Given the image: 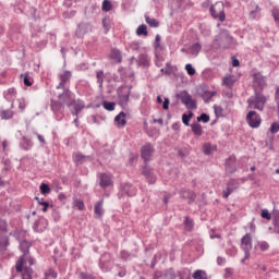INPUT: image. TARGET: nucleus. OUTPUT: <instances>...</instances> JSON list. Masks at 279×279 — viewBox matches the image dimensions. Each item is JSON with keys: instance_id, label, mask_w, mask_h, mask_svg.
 <instances>
[{"instance_id": "f257e3e1", "label": "nucleus", "mask_w": 279, "mask_h": 279, "mask_svg": "<svg viewBox=\"0 0 279 279\" xmlns=\"http://www.w3.org/2000/svg\"><path fill=\"white\" fill-rule=\"evenodd\" d=\"M20 250L23 252V255L15 263V270L17 274H21L22 279H33L34 269H32V265H34V258L27 256L29 254V242H21Z\"/></svg>"}, {"instance_id": "f03ea898", "label": "nucleus", "mask_w": 279, "mask_h": 279, "mask_svg": "<svg viewBox=\"0 0 279 279\" xmlns=\"http://www.w3.org/2000/svg\"><path fill=\"white\" fill-rule=\"evenodd\" d=\"M226 4L223 2L219 1L216 2L214 5L210 7L209 12L213 16V19H218L220 23H223L226 21Z\"/></svg>"}, {"instance_id": "7ed1b4c3", "label": "nucleus", "mask_w": 279, "mask_h": 279, "mask_svg": "<svg viewBox=\"0 0 279 279\" xmlns=\"http://www.w3.org/2000/svg\"><path fill=\"white\" fill-rule=\"evenodd\" d=\"M241 250L244 251V258L241 259V263L250 260V252H252V235H250V233H246L241 239Z\"/></svg>"}, {"instance_id": "20e7f679", "label": "nucleus", "mask_w": 279, "mask_h": 279, "mask_svg": "<svg viewBox=\"0 0 279 279\" xmlns=\"http://www.w3.org/2000/svg\"><path fill=\"white\" fill-rule=\"evenodd\" d=\"M247 102L250 108L263 111V108H265V104H267V98L260 94H256L255 98L248 99Z\"/></svg>"}, {"instance_id": "39448f33", "label": "nucleus", "mask_w": 279, "mask_h": 279, "mask_svg": "<svg viewBox=\"0 0 279 279\" xmlns=\"http://www.w3.org/2000/svg\"><path fill=\"white\" fill-rule=\"evenodd\" d=\"M180 99L181 104L185 105V108H187V110H195L197 108V102L187 92H181Z\"/></svg>"}, {"instance_id": "423d86ee", "label": "nucleus", "mask_w": 279, "mask_h": 279, "mask_svg": "<svg viewBox=\"0 0 279 279\" xmlns=\"http://www.w3.org/2000/svg\"><path fill=\"white\" fill-rule=\"evenodd\" d=\"M246 121L250 128H260V123L263 122L260 116H258L256 111H250L246 116Z\"/></svg>"}, {"instance_id": "0eeeda50", "label": "nucleus", "mask_w": 279, "mask_h": 279, "mask_svg": "<svg viewBox=\"0 0 279 279\" xmlns=\"http://www.w3.org/2000/svg\"><path fill=\"white\" fill-rule=\"evenodd\" d=\"M73 93L69 89H64L61 95H59V101L64 106H68V108H71L73 106Z\"/></svg>"}, {"instance_id": "6e6552de", "label": "nucleus", "mask_w": 279, "mask_h": 279, "mask_svg": "<svg viewBox=\"0 0 279 279\" xmlns=\"http://www.w3.org/2000/svg\"><path fill=\"white\" fill-rule=\"evenodd\" d=\"M141 154L144 162H149L151 156H154V146L151 144H145L141 149Z\"/></svg>"}, {"instance_id": "1a4fd4ad", "label": "nucleus", "mask_w": 279, "mask_h": 279, "mask_svg": "<svg viewBox=\"0 0 279 279\" xmlns=\"http://www.w3.org/2000/svg\"><path fill=\"white\" fill-rule=\"evenodd\" d=\"M99 180L101 189H108V186H112L114 184V181H112V174L100 173Z\"/></svg>"}, {"instance_id": "9d476101", "label": "nucleus", "mask_w": 279, "mask_h": 279, "mask_svg": "<svg viewBox=\"0 0 279 279\" xmlns=\"http://www.w3.org/2000/svg\"><path fill=\"white\" fill-rule=\"evenodd\" d=\"M215 113L218 117H226V114H230V109H228V102H222L220 106H215Z\"/></svg>"}, {"instance_id": "9b49d317", "label": "nucleus", "mask_w": 279, "mask_h": 279, "mask_svg": "<svg viewBox=\"0 0 279 279\" xmlns=\"http://www.w3.org/2000/svg\"><path fill=\"white\" fill-rule=\"evenodd\" d=\"M59 80H60V83L57 86V88H64V84H66V82L71 80V71H63L59 73Z\"/></svg>"}, {"instance_id": "f8f14e48", "label": "nucleus", "mask_w": 279, "mask_h": 279, "mask_svg": "<svg viewBox=\"0 0 279 279\" xmlns=\"http://www.w3.org/2000/svg\"><path fill=\"white\" fill-rule=\"evenodd\" d=\"M128 117V114L125 112H120L118 116H116L114 118V122L117 128L121 129V128H125V125L128 124V121H125V118Z\"/></svg>"}, {"instance_id": "ddd939ff", "label": "nucleus", "mask_w": 279, "mask_h": 279, "mask_svg": "<svg viewBox=\"0 0 279 279\" xmlns=\"http://www.w3.org/2000/svg\"><path fill=\"white\" fill-rule=\"evenodd\" d=\"M120 99V106L124 107L128 106L130 101V89H122V92L119 94Z\"/></svg>"}, {"instance_id": "4468645a", "label": "nucleus", "mask_w": 279, "mask_h": 279, "mask_svg": "<svg viewBox=\"0 0 279 279\" xmlns=\"http://www.w3.org/2000/svg\"><path fill=\"white\" fill-rule=\"evenodd\" d=\"M94 213L96 219H101V217H104V199L95 204Z\"/></svg>"}, {"instance_id": "2eb2a0df", "label": "nucleus", "mask_w": 279, "mask_h": 279, "mask_svg": "<svg viewBox=\"0 0 279 279\" xmlns=\"http://www.w3.org/2000/svg\"><path fill=\"white\" fill-rule=\"evenodd\" d=\"M8 247H10V238H0V256H3L8 252Z\"/></svg>"}, {"instance_id": "dca6fc26", "label": "nucleus", "mask_w": 279, "mask_h": 279, "mask_svg": "<svg viewBox=\"0 0 279 279\" xmlns=\"http://www.w3.org/2000/svg\"><path fill=\"white\" fill-rule=\"evenodd\" d=\"M110 60H114L118 64H121L123 61V57L121 56V50L119 49H111V52L109 54Z\"/></svg>"}, {"instance_id": "f3484780", "label": "nucleus", "mask_w": 279, "mask_h": 279, "mask_svg": "<svg viewBox=\"0 0 279 279\" xmlns=\"http://www.w3.org/2000/svg\"><path fill=\"white\" fill-rule=\"evenodd\" d=\"M235 83L236 78L234 77V75H226L222 78V86H228V88H232V86H234Z\"/></svg>"}, {"instance_id": "a211bd4d", "label": "nucleus", "mask_w": 279, "mask_h": 279, "mask_svg": "<svg viewBox=\"0 0 279 279\" xmlns=\"http://www.w3.org/2000/svg\"><path fill=\"white\" fill-rule=\"evenodd\" d=\"M62 108H64V105L60 100H51V110H52V112L58 114V112L62 111Z\"/></svg>"}, {"instance_id": "6ab92c4d", "label": "nucleus", "mask_w": 279, "mask_h": 279, "mask_svg": "<svg viewBox=\"0 0 279 279\" xmlns=\"http://www.w3.org/2000/svg\"><path fill=\"white\" fill-rule=\"evenodd\" d=\"M72 106L75 110L76 117L82 112V110H84V101L82 100H75V98H73Z\"/></svg>"}, {"instance_id": "aec40b11", "label": "nucleus", "mask_w": 279, "mask_h": 279, "mask_svg": "<svg viewBox=\"0 0 279 279\" xmlns=\"http://www.w3.org/2000/svg\"><path fill=\"white\" fill-rule=\"evenodd\" d=\"M213 151H217V145L211 146L210 143H205L203 145V154H205L206 156H210Z\"/></svg>"}, {"instance_id": "412c9836", "label": "nucleus", "mask_w": 279, "mask_h": 279, "mask_svg": "<svg viewBox=\"0 0 279 279\" xmlns=\"http://www.w3.org/2000/svg\"><path fill=\"white\" fill-rule=\"evenodd\" d=\"M142 173L145 178H147L150 184H154V182H156V177H154V174L151 173V169L145 167Z\"/></svg>"}, {"instance_id": "4be33fe9", "label": "nucleus", "mask_w": 279, "mask_h": 279, "mask_svg": "<svg viewBox=\"0 0 279 279\" xmlns=\"http://www.w3.org/2000/svg\"><path fill=\"white\" fill-rule=\"evenodd\" d=\"M12 117H14V111H12L11 109L0 111V118L2 119V121H8L12 119Z\"/></svg>"}, {"instance_id": "5701e85b", "label": "nucleus", "mask_w": 279, "mask_h": 279, "mask_svg": "<svg viewBox=\"0 0 279 279\" xmlns=\"http://www.w3.org/2000/svg\"><path fill=\"white\" fill-rule=\"evenodd\" d=\"M124 193L129 195V197H133V195H136V187L132 184H125L123 187Z\"/></svg>"}, {"instance_id": "b1692460", "label": "nucleus", "mask_w": 279, "mask_h": 279, "mask_svg": "<svg viewBox=\"0 0 279 279\" xmlns=\"http://www.w3.org/2000/svg\"><path fill=\"white\" fill-rule=\"evenodd\" d=\"M253 82L259 86H263V84H265V76L260 72H257L253 74Z\"/></svg>"}, {"instance_id": "393cba45", "label": "nucleus", "mask_w": 279, "mask_h": 279, "mask_svg": "<svg viewBox=\"0 0 279 279\" xmlns=\"http://www.w3.org/2000/svg\"><path fill=\"white\" fill-rule=\"evenodd\" d=\"M193 279H208V274H206V270H195L192 275Z\"/></svg>"}, {"instance_id": "a878e982", "label": "nucleus", "mask_w": 279, "mask_h": 279, "mask_svg": "<svg viewBox=\"0 0 279 279\" xmlns=\"http://www.w3.org/2000/svg\"><path fill=\"white\" fill-rule=\"evenodd\" d=\"M145 21L149 27H160V22L154 17H149V15H145Z\"/></svg>"}, {"instance_id": "bb28decb", "label": "nucleus", "mask_w": 279, "mask_h": 279, "mask_svg": "<svg viewBox=\"0 0 279 279\" xmlns=\"http://www.w3.org/2000/svg\"><path fill=\"white\" fill-rule=\"evenodd\" d=\"M192 132H193V134H195V136H202V134H204L202 124H199V123L192 124Z\"/></svg>"}, {"instance_id": "cd10ccee", "label": "nucleus", "mask_w": 279, "mask_h": 279, "mask_svg": "<svg viewBox=\"0 0 279 279\" xmlns=\"http://www.w3.org/2000/svg\"><path fill=\"white\" fill-rule=\"evenodd\" d=\"M20 77H24L23 83L26 86H33L34 78H32V76H29V72H26L25 74H21Z\"/></svg>"}, {"instance_id": "c85d7f7f", "label": "nucleus", "mask_w": 279, "mask_h": 279, "mask_svg": "<svg viewBox=\"0 0 279 279\" xmlns=\"http://www.w3.org/2000/svg\"><path fill=\"white\" fill-rule=\"evenodd\" d=\"M238 185H235L234 187H230L229 185L227 186L226 190H223L222 192V197L225 199H228V197H230V195H232V193H234V191H236Z\"/></svg>"}, {"instance_id": "c756f323", "label": "nucleus", "mask_w": 279, "mask_h": 279, "mask_svg": "<svg viewBox=\"0 0 279 279\" xmlns=\"http://www.w3.org/2000/svg\"><path fill=\"white\" fill-rule=\"evenodd\" d=\"M149 33L147 32V26L145 24H142L136 29L137 36H147Z\"/></svg>"}, {"instance_id": "7c9ffc66", "label": "nucleus", "mask_w": 279, "mask_h": 279, "mask_svg": "<svg viewBox=\"0 0 279 279\" xmlns=\"http://www.w3.org/2000/svg\"><path fill=\"white\" fill-rule=\"evenodd\" d=\"M101 10L102 12H110V10H112V2H110V0H104Z\"/></svg>"}, {"instance_id": "2f4dec72", "label": "nucleus", "mask_w": 279, "mask_h": 279, "mask_svg": "<svg viewBox=\"0 0 279 279\" xmlns=\"http://www.w3.org/2000/svg\"><path fill=\"white\" fill-rule=\"evenodd\" d=\"M199 51H202V45L199 43L192 45L191 53H193V56H197Z\"/></svg>"}, {"instance_id": "473e14b6", "label": "nucleus", "mask_w": 279, "mask_h": 279, "mask_svg": "<svg viewBox=\"0 0 279 279\" xmlns=\"http://www.w3.org/2000/svg\"><path fill=\"white\" fill-rule=\"evenodd\" d=\"M96 77H97V82L99 83V86H104V78L106 77V75L104 74V70H99L96 73Z\"/></svg>"}, {"instance_id": "72a5a7b5", "label": "nucleus", "mask_w": 279, "mask_h": 279, "mask_svg": "<svg viewBox=\"0 0 279 279\" xmlns=\"http://www.w3.org/2000/svg\"><path fill=\"white\" fill-rule=\"evenodd\" d=\"M17 104H19V110L21 112H24L25 108H27V101H25V98H19Z\"/></svg>"}, {"instance_id": "f704fd0d", "label": "nucleus", "mask_w": 279, "mask_h": 279, "mask_svg": "<svg viewBox=\"0 0 279 279\" xmlns=\"http://www.w3.org/2000/svg\"><path fill=\"white\" fill-rule=\"evenodd\" d=\"M116 106L117 105L114 102H109V101L102 102V108H105V110H109V112H112V110H114Z\"/></svg>"}, {"instance_id": "c9c22d12", "label": "nucleus", "mask_w": 279, "mask_h": 279, "mask_svg": "<svg viewBox=\"0 0 279 279\" xmlns=\"http://www.w3.org/2000/svg\"><path fill=\"white\" fill-rule=\"evenodd\" d=\"M40 191L43 195H49V193H51V187H49V185L46 183H41Z\"/></svg>"}, {"instance_id": "e433bc0d", "label": "nucleus", "mask_w": 279, "mask_h": 279, "mask_svg": "<svg viewBox=\"0 0 279 279\" xmlns=\"http://www.w3.org/2000/svg\"><path fill=\"white\" fill-rule=\"evenodd\" d=\"M102 27L105 28L106 34L110 32V17H105L102 20Z\"/></svg>"}, {"instance_id": "4c0bfd02", "label": "nucleus", "mask_w": 279, "mask_h": 279, "mask_svg": "<svg viewBox=\"0 0 279 279\" xmlns=\"http://www.w3.org/2000/svg\"><path fill=\"white\" fill-rule=\"evenodd\" d=\"M74 206H76L77 210H85L84 201L82 199H75Z\"/></svg>"}, {"instance_id": "58836bf2", "label": "nucleus", "mask_w": 279, "mask_h": 279, "mask_svg": "<svg viewBox=\"0 0 279 279\" xmlns=\"http://www.w3.org/2000/svg\"><path fill=\"white\" fill-rule=\"evenodd\" d=\"M45 277L46 278H58V272L53 269H48L46 272H45Z\"/></svg>"}, {"instance_id": "ea45409f", "label": "nucleus", "mask_w": 279, "mask_h": 279, "mask_svg": "<svg viewBox=\"0 0 279 279\" xmlns=\"http://www.w3.org/2000/svg\"><path fill=\"white\" fill-rule=\"evenodd\" d=\"M192 118H193V113H190V114L184 113L182 116V121H183L184 125H189Z\"/></svg>"}, {"instance_id": "a19ab883", "label": "nucleus", "mask_w": 279, "mask_h": 279, "mask_svg": "<svg viewBox=\"0 0 279 279\" xmlns=\"http://www.w3.org/2000/svg\"><path fill=\"white\" fill-rule=\"evenodd\" d=\"M270 133L271 134H278L279 132V123L278 122H274L271 125H270Z\"/></svg>"}, {"instance_id": "79ce46f5", "label": "nucleus", "mask_w": 279, "mask_h": 279, "mask_svg": "<svg viewBox=\"0 0 279 279\" xmlns=\"http://www.w3.org/2000/svg\"><path fill=\"white\" fill-rule=\"evenodd\" d=\"M197 121H203V123H208V121H210V116L206 113H202L201 117L197 118Z\"/></svg>"}, {"instance_id": "37998d69", "label": "nucleus", "mask_w": 279, "mask_h": 279, "mask_svg": "<svg viewBox=\"0 0 279 279\" xmlns=\"http://www.w3.org/2000/svg\"><path fill=\"white\" fill-rule=\"evenodd\" d=\"M73 160H74V162H82V160H86V156H84L82 154H75L73 156Z\"/></svg>"}, {"instance_id": "c03bdc74", "label": "nucleus", "mask_w": 279, "mask_h": 279, "mask_svg": "<svg viewBox=\"0 0 279 279\" xmlns=\"http://www.w3.org/2000/svg\"><path fill=\"white\" fill-rule=\"evenodd\" d=\"M12 97H16V89H14V88H10L8 90V94L5 95L7 99H12Z\"/></svg>"}, {"instance_id": "a18cd8bd", "label": "nucleus", "mask_w": 279, "mask_h": 279, "mask_svg": "<svg viewBox=\"0 0 279 279\" xmlns=\"http://www.w3.org/2000/svg\"><path fill=\"white\" fill-rule=\"evenodd\" d=\"M258 246L262 252H267V250H269V243L267 242H259Z\"/></svg>"}, {"instance_id": "49530a36", "label": "nucleus", "mask_w": 279, "mask_h": 279, "mask_svg": "<svg viewBox=\"0 0 279 279\" xmlns=\"http://www.w3.org/2000/svg\"><path fill=\"white\" fill-rule=\"evenodd\" d=\"M262 217L263 219H267L268 221H271V214H269V210L267 209L262 210Z\"/></svg>"}, {"instance_id": "de8ad7c7", "label": "nucleus", "mask_w": 279, "mask_h": 279, "mask_svg": "<svg viewBox=\"0 0 279 279\" xmlns=\"http://www.w3.org/2000/svg\"><path fill=\"white\" fill-rule=\"evenodd\" d=\"M130 49H132V51H138L141 49V44H138V41H133L130 44Z\"/></svg>"}, {"instance_id": "09e8293b", "label": "nucleus", "mask_w": 279, "mask_h": 279, "mask_svg": "<svg viewBox=\"0 0 279 279\" xmlns=\"http://www.w3.org/2000/svg\"><path fill=\"white\" fill-rule=\"evenodd\" d=\"M185 71H187V73H189L190 75H195V70H194V68H193V65H192L191 63H187V64L185 65Z\"/></svg>"}, {"instance_id": "8fccbe9b", "label": "nucleus", "mask_w": 279, "mask_h": 279, "mask_svg": "<svg viewBox=\"0 0 279 279\" xmlns=\"http://www.w3.org/2000/svg\"><path fill=\"white\" fill-rule=\"evenodd\" d=\"M272 16H274L275 22L277 23V25H279V9H274L272 10Z\"/></svg>"}, {"instance_id": "3c124183", "label": "nucleus", "mask_w": 279, "mask_h": 279, "mask_svg": "<svg viewBox=\"0 0 279 279\" xmlns=\"http://www.w3.org/2000/svg\"><path fill=\"white\" fill-rule=\"evenodd\" d=\"M274 227H275V232L279 234V217L274 219Z\"/></svg>"}, {"instance_id": "603ef678", "label": "nucleus", "mask_w": 279, "mask_h": 279, "mask_svg": "<svg viewBox=\"0 0 279 279\" xmlns=\"http://www.w3.org/2000/svg\"><path fill=\"white\" fill-rule=\"evenodd\" d=\"M80 278L81 279H94L93 275L88 274V272H81L80 274Z\"/></svg>"}, {"instance_id": "864d4df0", "label": "nucleus", "mask_w": 279, "mask_h": 279, "mask_svg": "<svg viewBox=\"0 0 279 279\" xmlns=\"http://www.w3.org/2000/svg\"><path fill=\"white\" fill-rule=\"evenodd\" d=\"M185 226L189 230H193V220L186 218L185 219Z\"/></svg>"}, {"instance_id": "5fc2aeb1", "label": "nucleus", "mask_w": 279, "mask_h": 279, "mask_svg": "<svg viewBox=\"0 0 279 279\" xmlns=\"http://www.w3.org/2000/svg\"><path fill=\"white\" fill-rule=\"evenodd\" d=\"M40 206H43V213H47L48 208H49V203L47 202H39Z\"/></svg>"}, {"instance_id": "6e6d98bb", "label": "nucleus", "mask_w": 279, "mask_h": 279, "mask_svg": "<svg viewBox=\"0 0 279 279\" xmlns=\"http://www.w3.org/2000/svg\"><path fill=\"white\" fill-rule=\"evenodd\" d=\"M228 186H230L231 189H234V186H238L239 189V182H236L235 180H230L228 183Z\"/></svg>"}, {"instance_id": "4d7b16f0", "label": "nucleus", "mask_w": 279, "mask_h": 279, "mask_svg": "<svg viewBox=\"0 0 279 279\" xmlns=\"http://www.w3.org/2000/svg\"><path fill=\"white\" fill-rule=\"evenodd\" d=\"M217 265H219V266L226 265V258H223V257H218V258H217Z\"/></svg>"}, {"instance_id": "13d9d810", "label": "nucleus", "mask_w": 279, "mask_h": 279, "mask_svg": "<svg viewBox=\"0 0 279 279\" xmlns=\"http://www.w3.org/2000/svg\"><path fill=\"white\" fill-rule=\"evenodd\" d=\"M275 101H276V104H279V87L276 88Z\"/></svg>"}, {"instance_id": "bf43d9fd", "label": "nucleus", "mask_w": 279, "mask_h": 279, "mask_svg": "<svg viewBox=\"0 0 279 279\" xmlns=\"http://www.w3.org/2000/svg\"><path fill=\"white\" fill-rule=\"evenodd\" d=\"M162 108L163 110H169V99H165Z\"/></svg>"}, {"instance_id": "052dcab7", "label": "nucleus", "mask_w": 279, "mask_h": 279, "mask_svg": "<svg viewBox=\"0 0 279 279\" xmlns=\"http://www.w3.org/2000/svg\"><path fill=\"white\" fill-rule=\"evenodd\" d=\"M155 47H160V35H157L155 38Z\"/></svg>"}, {"instance_id": "680f3d73", "label": "nucleus", "mask_w": 279, "mask_h": 279, "mask_svg": "<svg viewBox=\"0 0 279 279\" xmlns=\"http://www.w3.org/2000/svg\"><path fill=\"white\" fill-rule=\"evenodd\" d=\"M236 161V157L231 156L229 157V160H227V166L230 165V162H235Z\"/></svg>"}, {"instance_id": "e2e57ef3", "label": "nucleus", "mask_w": 279, "mask_h": 279, "mask_svg": "<svg viewBox=\"0 0 279 279\" xmlns=\"http://www.w3.org/2000/svg\"><path fill=\"white\" fill-rule=\"evenodd\" d=\"M232 66H239V59L232 60Z\"/></svg>"}, {"instance_id": "0e129e2a", "label": "nucleus", "mask_w": 279, "mask_h": 279, "mask_svg": "<svg viewBox=\"0 0 279 279\" xmlns=\"http://www.w3.org/2000/svg\"><path fill=\"white\" fill-rule=\"evenodd\" d=\"M37 138L40 143H45V137H43V135H37Z\"/></svg>"}, {"instance_id": "69168bd1", "label": "nucleus", "mask_w": 279, "mask_h": 279, "mask_svg": "<svg viewBox=\"0 0 279 279\" xmlns=\"http://www.w3.org/2000/svg\"><path fill=\"white\" fill-rule=\"evenodd\" d=\"M2 147H3V149H5L8 147V141L2 142Z\"/></svg>"}, {"instance_id": "338daca9", "label": "nucleus", "mask_w": 279, "mask_h": 279, "mask_svg": "<svg viewBox=\"0 0 279 279\" xmlns=\"http://www.w3.org/2000/svg\"><path fill=\"white\" fill-rule=\"evenodd\" d=\"M124 276H125V271H120V272H119V277H120V278H123Z\"/></svg>"}, {"instance_id": "774afa93", "label": "nucleus", "mask_w": 279, "mask_h": 279, "mask_svg": "<svg viewBox=\"0 0 279 279\" xmlns=\"http://www.w3.org/2000/svg\"><path fill=\"white\" fill-rule=\"evenodd\" d=\"M181 279H191V276H186V277L181 276Z\"/></svg>"}]
</instances>
